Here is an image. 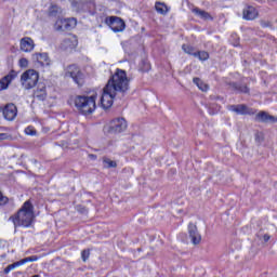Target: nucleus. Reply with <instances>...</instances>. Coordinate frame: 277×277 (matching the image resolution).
Listing matches in <instances>:
<instances>
[{
    "label": "nucleus",
    "instance_id": "1",
    "mask_svg": "<svg viewBox=\"0 0 277 277\" xmlns=\"http://www.w3.org/2000/svg\"><path fill=\"white\" fill-rule=\"evenodd\" d=\"M36 215L34 214V206L31 202L26 201L17 215L11 216L10 220L13 222L14 226H23L24 228H29L34 224Z\"/></svg>",
    "mask_w": 277,
    "mask_h": 277
},
{
    "label": "nucleus",
    "instance_id": "2",
    "mask_svg": "<svg viewBox=\"0 0 277 277\" xmlns=\"http://www.w3.org/2000/svg\"><path fill=\"white\" fill-rule=\"evenodd\" d=\"M96 98H98V93L96 92L90 95H78L74 98V104L80 114L90 116V114L96 111Z\"/></svg>",
    "mask_w": 277,
    "mask_h": 277
},
{
    "label": "nucleus",
    "instance_id": "3",
    "mask_svg": "<svg viewBox=\"0 0 277 277\" xmlns=\"http://www.w3.org/2000/svg\"><path fill=\"white\" fill-rule=\"evenodd\" d=\"M129 77L127 76V71L122 69H117L115 74L109 78L106 87L113 90L115 93L124 94L129 92Z\"/></svg>",
    "mask_w": 277,
    "mask_h": 277
},
{
    "label": "nucleus",
    "instance_id": "4",
    "mask_svg": "<svg viewBox=\"0 0 277 277\" xmlns=\"http://www.w3.org/2000/svg\"><path fill=\"white\" fill-rule=\"evenodd\" d=\"M40 74L36 69H27L21 75V85L24 90H32L35 85H38Z\"/></svg>",
    "mask_w": 277,
    "mask_h": 277
},
{
    "label": "nucleus",
    "instance_id": "5",
    "mask_svg": "<svg viewBox=\"0 0 277 277\" xmlns=\"http://www.w3.org/2000/svg\"><path fill=\"white\" fill-rule=\"evenodd\" d=\"M116 94L117 93H115L109 87H104L100 98L103 109H109V107L114 105V98H116Z\"/></svg>",
    "mask_w": 277,
    "mask_h": 277
},
{
    "label": "nucleus",
    "instance_id": "6",
    "mask_svg": "<svg viewBox=\"0 0 277 277\" xmlns=\"http://www.w3.org/2000/svg\"><path fill=\"white\" fill-rule=\"evenodd\" d=\"M127 120L124 118H116L106 126L107 133H122L127 131Z\"/></svg>",
    "mask_w": 277,
    "mask_h": 277
},
{
    "label": "nucleus",
    "instance_id": "7",
    "mask_svg": "<svg viewBox=\"0 0 277 277\" xmlns=\"http://www.w3.org/2000/svg\"><path fill=\"white\" fill-rule=\"evenodd\" d=\"M77 27V18H65V19H57L54 28L56 31H68L70 29H75Z\"/></svg>",
    "mask_w": 277,
    "mask_h": 277
},
{
    "label": "nucleus",
    "instance_id": "8",
    "mask_svg": "<svg viewBox=\"0 0 277 277\" xmlns=\"http://www.w3.org/2000/svg\"><path fill=\"white\" fill-rule=\"evenodd\" d=\"M65 77H70L78 85H81L83 83V74H81L79 67L75 65L67 67Z\"/></svg>",
    "mask_w": 277,
    "mask_h": 277
},
{
    "label": "nucleus",
    "instance_id": "9",
    "mask_svg": "<svg viewBox=\"0 0 277 277\" xmlns=\"http://www.w3.org/2000/svg\"><path fill=\"white\" fill-rule=\"evenodd\" d=\"M34 49H36V43L30 37H24L19 40V50L23 51V53H31Z\"/></svg>",
    "mask_w": 277,
    "mask_h": 277
},
{
    "label": "nucleus",
    "instance_id": "10",
    "mask_svg": "<svg viewBox=\"0 0 277 277\" xmlns=\"http://www.w3.org/2000/svg\"><path fill=\"white\" fill-rule=\"evenodd\" d=\"M188 235L194 246H198L202 241V236H200L198 227L194 223L188 224Z\"/></svg>",
    "mask_w": 277,
    "mask_h": 277
},
{
    "label": "nucleus",
    "instance_id": "11",
    "mask_svg": "<svg viewBox=\"0 0 277 277\" xmlns=\"http://www.w3.org/2000/svg\"><path fill=\"white\" fill-rule=\"evenodd\" d=\"M3 117L5 120H9V122H12L18 116V109L16 108V105L14 104H8L3 110H2Z\"/></svg>",
    "mask_w": 277,
    "mask_h": 277
},
{
    "label": "nucleus",
    "instance_id": "12",
    "mask_svg": "<svg viewBox=\"0 0 277 277\" xmlns=\"http://www.w3.org/2000/svg\"><path fill=\"white\" fill-rule=\"evenodd\" d=\"M78 43L77 36L69 35L61 43V49L63 51H69L70 49H76Z\"/></svg>",
    "mask_w": 277,
    "mask_h": 277
},
{
    "label": "nucleus",
    "instance_id": "13",
    "mask_svg": "<svg viewBox=\"0 0 277 277\" xmlns=\"http://www.w3.org/2000/svg\"><path fill=\"white\" fill-rule=\"evenodd\" d=\"M109 27L115 31V34L124 31V21L120 17L113 16L109 18Z\"/></svg>",
    "mask_w": 277,
    "mask_h": 277
},
{
    "label": "nucleus",
    "instance_id": "14",
    "mask_svg": "<svg viewBox=\"0 0 277 277\" xmlns=\"http://www.w3.org/2000/svg\"><path fill=\"white\" fill-rule=\"evenodd\" d=\"M32 62H37L40 66H51V58L47 53L36 52L32 54Z\"/></svg>",
    "mask_w": 277,
    "mask_h": 277
},
{
    "label": "nucleus",
    "instance_id": "15",
    "mask_svg": "<svg viewBox=\"0 0 277 277\" xmlns=\"http://www.w3.org/2000/svg\"><path fill=\"white\" fill-rule=\"evenodd\" d=\"M259 16V11L254 6H246L242 11L245 21H254Z\"/></svg>",
    "mask_w": 277,
    "mask_h": 277
},
{
    "label": "nucleus",
    "instance_id": "16",
    "mask_svg": "<svg viewBox=\"0 0 277 277\" xmlns=\"http://www.w3.org/2000/svg\"><path fill=\"white\" fill-rule=\"evenodd\" d=\"M232 111H235L240 116H252V114H254V110H252V108H248V106L243 104L232 106Z\"/></svg>",
    "mask_w": 277,
    "mask_h": 277
},
{
    "label": "nucleus",
    "instance_id": "17",
    "mask_svg": "<svg viewBox=\"0 0 277 277\" xmlns=\"http://www.w3.org/2000/svg\"><path fill=\"white\" fill-rule=\"evenodd\" d=\"M255 120H258V122H276V117L267 114L266 111H260L256 116H255Z\"/></svg>",
    "mask_w": 277,
    "mask_h": 277
},
{
    "label": "nucleus",
    "instance_id": "18",
    "mask_svg": "<svg viewBox=\"0 0 277 277\" xmlns=\"http://www.w3.org/2000/svg\"><path fill=\"white\" fill-rule=\"evenodd\" d=\"M12 81H14L13 74H9V75L4 76L2 79H0V92H2V90H8V88H10V83H12Z\"/></svg>",
    "mask_w": 277,
    "mask_h": 277
},
{
    "label": "nucleus",
    "instance_id": "19",
    "mask_svg": "<svg viewBox=\"0 0 277 277\" xmlns=\"http://www.w3.org/2000/svg\"><path fill=\"white\" fill-rule=\"evenodd\" d=\"M193 14L201 18L202 21H213V16L209 14V12L205 10H200L198 8L193 9Z\"/></svg>",
    "mask_w": 277,
    "mask_h": 277
},
{
    "label": "nucleus",
    "instance_id": "20",
    "mask_svg": "<svg viewBox=\"0 0 277 277\" xmlns=\"http://www.w3.org/2000/svg\"><path fill=\"white\" fill-rule=\"evenodd\" d=\"M38 255H32V256H28L25 258L18 262H14L12 265L13 269H16V267H21V265H25L26 263H34L36 261H38Z\"/></svg>",
    "mask_w": 277,
    "mask_h": 277
},
{
    "label": "nucleus",
    "instance_id": "21",
    "mask_svg": "<svg viewBox=\"0 0 277 277\" xmlns=\"http://www.w3.org/2000/svg\"><path fill=\"white\" fill-rule=\"evenodd\" d=\"M34 94L39 101H44V98H47V87L44 84H39Z\"/></svg>",
    "mask_w": 277,
    "mask_h": 277
},
{
    "label": "nucleus",
    "instance_id": "22",
    "mask_svg": "<svg viewBox=\"0 0 277 277\" xmlns=\"http://www.w3.org/2000/svg\"><path fill=\"white\" fill-rule=\"evenodd\" d=\"M193 82L201 92H208L209 91V84L205 83L200 78H194Z\"/></svg>",
    "mask_w": 277,
    "mask_h": 277
},
{
    "label": "nucleus",
    "instance_id": "23",
    "mask_svg": "<svg viewBox=\"0 0 277 277\" xmlns=\"http://www.w3.org/2000/svg\"><path fill=\"white\" fill-rule=\"evenodd\" d=\"M193 57H197L200 62H207L209 60V52L207 51H199L193 54Z\"/></svg>",
    "mask_w": 277,
    "mask_h": 277
},
{
    "label": "nucleus",
    "instance_id": "24",
    "mask_svg": "<svg viewBox=\"0 0 277 277\" xmlns=\"http://www.w3.org/2000/svg\"><path fill=\"white\" fill-rule=\"evenodd\" d=\"M155 8L158 14H168V6L164 3L157 2Z\"/></svg>",
    "mask_w": 277,
    "mask_h": 277
},
{
    "label": "nucleus",
    "instance_id": "25",
    "mask_svg": "<svg viewBox=\"0 0 277 277\" xmlns=\"http://www.w3.org/2000/svg\"><path fill=\"white\" fill-rule=\"evenodd\" d=\"M103 163H104V168H117L118 167V163H116V161L108 159V158H104Z\"/></svg>",
    "mask_w": 277,
    "mask_h": 277
},
{
    "label": "nucleus",
    "instance_id": "26",
    "mask_svg": "<svg viewBox=\"0 0 277 277\" xmlns=\"http://www.w3.org/2000/svg\"><path fill=\"white\" fill-rule=\"evenodd\" d=\"M182 49H183L184 52L187 53V55H193L194 56V53H196L194 51V47H192V45L183 44Z\"/></svg>",
    "mask_w": 277,
    "mask_h": 277
},
{
    "label": "nucleus",
    "instance_id": "27",
    "mask_svg": "<svg viewBox=\"0 0 277 277\" xmlns=\"http://www.w3.org/2000/svg\"><path fill=\"white\" fill-rule=\"evenodd\" d=\"M18 66H19V68H28L29 67V61L25 57L19 58Z\"/></svg>",
    "mask_w": 277,
    "mask_h": 277
},
{
    "label": "nucleus",
    "instance_id": "28",
    "mask_svg": "<svg viewBox=\"0 0 277 277\" xmlns=\"http://www.w3.org/2000/svg\"><path fill=\"white\" fill-rule=\"evenodd\" d=\"M57 12H60V6H57V5L50 6V10H49L50 16H55V14H57Z\"/></svg>",
    "mask_w": 277,
    "mask_h": 277
},
{
    "label": "nucleus",
    "instance_id": "29",
    "mask_svg": "<svg viewBox=\"0 0 277 277\" xmlns=\"http://www.w3.org/2000/svg\"><path fill=\"white\" fill-rule=\"evenodd\" d=\"M25 133H26V135H36V128L29 126V127H27V128L25 129Z\"/></svg>",
    "mask_w": 277,
    "mask_h": 277
},
{
    "label": "nucleus",
    "instance_id": "30",
    "mask_svg": "<svg viewBox=\"0 0 277 277\" xmlns=\"http://www.w3.org/2000/svg\"><path fill=\"white\" fill-rule=\"evenodd\" d=\"M82 261L87 262L88 259H90V251L89 250H83L81 252Z\"/></svg>",
    "mask_w": 277,
    "mask_h": 277
},
{
    "label": "nucleus",
    "instance_id": "31",
    "mask_svg": "<svg viewBox=\"0 0 277 277\" xmlns=\"http://www.w3.org/2000/svg\"><path fill=\"white\" fill-rule=\"evenodd\" d=\"M8 203V197L3 196V194L0 192V205H6Z\"/></svg>",
    "mask_w": 277,
    "mask_h": 277
},
{
    "label": "nucleus",
    "instance_id": "32",
    "mask_svg": "<svg viewBox=\"0 0 277 277\" xmlns=\"http://www.w3.org/2000/svg\"><path fill=\"white\" fill-rule=\"evenodd\" d=\"M14 269V266H12V264L8 265L5 268H4V274H8L10 272H12Z\"/></svg>",
    "mask_w": 277,
    "mask_h": 277
},
{
    "label": "nucleus",
    "instance_id": "33",
    "mask_svg": "<svg viewBox=\"0 0 277 277\" xmlns=\"http://www.w3.org/2000/svg\"><path fill=\"white\" fill-rule=\"evenodd\" d=\"M3 140H10V135L5 133H0V141H3Z\"/></svg>",
    "mask_w": 277,
    "mask_h": 277
},
{
    "label": "nucleus",
    "instance_id": "34",
    "mask_svg": "<svg viewBox=\"0 0 277 277\" xmlns=\"http://www.w3.org/2000/svg\"><path fill=\"white\" fill-rule=\"evenodd\" d=\"M271 239L269 235L268 234H265L263 236V240H264V243H267V241Z\"/></svg>",
    "mask_w": 277,
    "mask_h": 277
},
{
    "label": "nucleus",
    "instance_id": "35",
    "mask_svg": "<svg viewBox=\"0 0 277 277\" xmlns=\"http://www.w3.org/2000/svg\"><path fill=\"white\" fill-rule=\"evenodd\" d=\"M241 92H243L245 94H248V92H250V89H248V87H245L241 89Z\"/></svg>",
    "mask_w": 277,
    "mask_h": 277
},
{
    "label": "nucleus",
    "instance_id": "36",
    "mask_svg": "<svg viewBox=\"0 0 277 277\" xmlns=\"http://www.w3.org/2000/svg\"><path fill=\"white\" fill-rule=\"evenodd\" d=\"M90 157H91V159H96V156H94V155H91Z\"/></svg>",
    "mask_w": 277,
    "mask_h": 277
},
{
    "label": "nucleus",
    "instance_id": "37",
    "mask_svg": "<svg viewBox=\"0 0 277 277\" xmlns=\"http://www.w3.org/2000/svg\"><path fill=\"white\" fill-rule=\"evenodd\" d=\"M32 277H40V275H35V276H32Z\"/></svg>",
    "mask_w": 277,
    "mask_h": 277
}]
</instances>
